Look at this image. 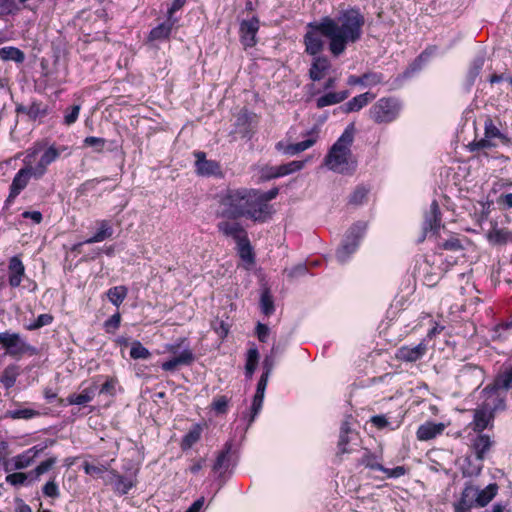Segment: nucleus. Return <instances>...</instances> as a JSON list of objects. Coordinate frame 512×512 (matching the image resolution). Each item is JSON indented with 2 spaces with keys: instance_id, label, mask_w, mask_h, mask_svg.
<instances>
[{
  "instance_id": "1",
  "label": "nucleus",
  "mask_w": 512,
  "mask_h": 512,
  "mask_svg": "<svg viewBox=\"0 0 512 512\" xmlns=\"http://www.w3.org/2000/svg\"><path fill=\"white\" fill-rule=\"evenodd\" d=\"M364 25L365 17L358 8H349L341 11L335 18L325 16L319 21L307 24L303 43L305 52L314 56L309 69L311 80L320 81L331 67L326 56H319L324 50V38L329 41L330 53L334 57H339L349 44L356 43L362 38Z\"/></svg>"
},
{
  "instance_id": "2",
  "label": "nucleus",
  "mask_w": 512,
  "mask_h": 512,
  "mask_svg": "<svg viewBox=\"0 0 512 512\" xmlns=\"http://www.w3.org/2000/svg\"><path fill=\"white\" fill-rule=\"evenodd\" d=\"M66 150H68L66 146H56L55 144L47 146L45 141H37L29 147L25 151L24 166L12 180L6 202L12 203L27 187L31 178L41 179L47 173L48 166Z\"/></svg>"
},
{
  "instance_id": "3",
  "label": "nucleus",
  "mask_w": 512,
  "mask_h": 512,
  "mask_svg": "<svg viewBox=\"0 0 512 512\" xmlns=\"http://www.w3.org/2000/svg\"><path fill=\"white\" fill-rule=\"evenodd\" d=\"M256 189L228 187L218 195L217 216L236 220L246 218L261 223Z\"/></svg>"
},
{
  "instance_id": "4",
  "label": "nucleus",
  "mask_w": 512,
  "mask_h": 512,
  "mask_svg": "<svg viewBox=\"0 0 512 512\" xmlns=\"http://www.w3.org/2000/svg\"><path fill=\"white\" fill-rule=\"evenodd\" d=\"M353 140V127H347L325 156L324 162L328 169L340 174H352L355 171L357 162L351 152Z\"/></svg>"
},
{
  "instance_id": "5",
  "label": "nucleus",
  "mask_w": 512,
  "mask_h": 512,
  "mask_svg": "<svg viewBox=\"0 0 512 512\" xmlns=\"http://www.w3.org/2000/svg\"><path fill=\"white\" fill-rule=\"evenodd\" d=\"M401 103L394 97H383L369 109L370 118L377 124H388L395 121L401 111Z\"/></svg>"
},
{
  "instance_id": "6",
  "label": "nucleus",
  "mask_w": 512,
  "mask_h": 512,
  "mask_svg": "<svg viewBox=\"0 0 512 512\" xmlns=\"http://www.w3.org/2000/svg\"><path fill=\"white\" fill-rule=\"evenodd\" d=\"M499 143L507 144L508 138L494 124L493 120L488 117L484 122V137L469 143L468 149L471 152L490 149L497 147Z\"/></svg>"
},
{
  "instance_id": "7",
  "label": "nucleus",
  "mask_w": 512,
  "mask_h": 512,
  "mask_svg": "<svg viewBox=\"0 0 512 512\" xmlns=\"http://www.w3.org/2000/svg\"><path fill=\"white\" fill-rule=\"evenodd\" d=\"M0 345L5 349L7 355L13 358H19L26 353L34 352V348L19 333L10 331L0 332Z\"/></svg>"
},
{
  "instance_id": "8",
  "label": "nucleus",
  "mask_w": 512,
  "mask_h": 512,
  "mask_svg": "<svg viewBox=\"0 0 512 512\" xmlns=\"http://www.w3.org/2000/svg\"><path fill=\"white\" fill-rule=\"evenodd\" d=\"M365 230L366 224L363 222H358L349 229L346 239L336 251V258L339 262L344 263L356 251Z\"/></svg>"
},
{
  "instance_id": "9",
  "label": "nucleus",
  "mask_w": 512,
  "mask_h": 512,
  "mask_svg": "<svg viewBox=\"0 0 512 512\" xmlns=\"http://www.w3.org/2000/svg\"><path fill=\"white\" fill-rule=\"evenodd\" d=\"M195 172L203 177H222L221 165L218 161L206 158V153L202 151H195Z\"/></svg>"
},
{
  "instance_id": "10",
  "label": "nucleus",
  "mask_w": 512,
  "mask_h": 512,
  "mask_svg": "<svg viewBox=\"0 0 512 512\" xmlns=\"http://www.w3.org/2000/svg\"><path fill=\"white\" fill-rule=\"evenodd\" d=\"M105 484L111 485L116 494L125 495L136 486V479L132 476H123L116 470H111L105 479Z\"/></svg>"
},
{
  "instance_id": "11",
  "label": "nucleus",
  "mask_w": 512,
  "mask_h": 512,
  "mask_svg": "<svg viewBox=\"0 0 512 512\" xmlns=\"http://www.w3.org/2000/svg\"><path fill=\"white\" fill-rule=\"evenodd\" d=\"M320 127L315 125L311 130L307 131L304 135L305 139L301 142L287 145L284 148V153L288 155H296L312 147L319 139Z\"/></svg>"
},
{
  "instance_id": "12",
  "label": "nucleus",
  "mask_w": 512,
  "mask_h": 512,
  "mask_svg": "<svg viewBox=\"0 0 512 512\" xmlns=\"http://www.w3.org/2000/svg\"><path fill=\"white\" fill-rule=\"evenodd\" d=\"M259 30V20L256 17L250 20H243L240 24V40L246 47H253L256 45V34Z\"/></svg>"
},
{
  "instance_id": "13",
  "label": "nucleus",
  "mask_w": 512,
  "mask_h": 512,
  "mask_svg": "<svg viewBox=\"0 0 512 512\" xmlns=\"http://www.w3.org/2000/svg\"><path fill=\"white\" fill-rule=\"evenodd\" d=\"M427 352V343L425 340H422L418 345L411 346H402L400 347L395 354L397 360L403 362H416L420 360Z\"/></svg>"
},
{
  "instance_id": "14",
  "label": "nucleus",
  "mask_w": 512,
  "mask_h": 512,
  "mask_svg": "<svg viewBox=\"0 0 512 512\" xmlns=\"http://www.w3.org/2000/svg\"><path fill=\"white\" fill-rule=\"evenodd\" d=\"M278 192H279L278 188H273L267 192H262V191L256 189V193H257L256 202L258 203L257 206H259L261 209V211L259 212L260 218H261V223H264L268 219L271 218V216L273 214V209H272V206L269 204V202L271 200H273L274 198H276V196L278 195Z\"/></svg>"
},
{
  "instance_id": "15",
  "label": "nucleus",
  "mask_w": 512,
  "mask_h": 512,
  "mask_svg": "<svg viewBox=\"0 0 512 512\" xmlns=\"http://www.w3.org/2000/svg\"><path fill=\"white\" fill-rule=\"evenodd\" d=\"M476 486L466 484L461 492L460 498L453 504L454 512H471L476 506Z\"/></svg>"
},
{
  "instance_id": "16",
  "label": "nucleus",
  "mask_w": 512,
  "mask_h": 512,
  "mask_svg": "<svg viewBox=\"0 0 512 512\" xmlns=\"http://www.w3.org/2000/svg\"><path fill=\"white\" fill-rule=\"evenodd\" d=\"M25 277V266L19 256H13L8 261V283L12 288L19 287Z\"/></svg>"
},
{
  "instance_id": "17",
  "label": "nucleus",
  "mask_w": 512,
  "mask_h": 512,
  "mask_svg": "<svg viewBox=\"0 0 512 512\" xmlns=\"http://www.w3.org/2000/svg\"><path fill=\"white\" fill-rule=\"evenodd\" d=\"M46 448L47 445H35L27 449L23 453L15 456L13 458L14 468L16 470H21L29 467L34 461V459L39 455V453H41Z\"/></svg>"
},
{
  "instance_id": "18",
  "label": "nucleus",
  "mask_w": 512,
  "mask_h": 512,
  "mask_svg": "<svg viewBox=\"0 0 512 512\" xmlns=\"http://www.w3.org/2000/svg\"><path fill=\"white\" fill-rule=\"evenodd\" d=\"M217 229L224 236L233 238L235 242L247 236L246 230L238 222L221 221L217 224Z\"/></svg>"
},
{
  "instance_id": "19",
  "label": "nucleus",
  "mask_w": 512,
  "mask_h": 512,
  "mask_svg": "<svg viewBox=\"0 0 512 512\" xmlns=\"http://www.w3.org/2000/svg\"><path fill=\"white\" fill-rule=\"evenodd\" d=\"M269 376L267 373H262L258 384L256 393L253 397L252 406H251V421L254 420V418L257 416V414L260 412L263 404L264 394L267 387Z\"/></svg>"
},
{
  "instance_id": "20",
  "label": "nucleus",
  "mask_w": 512,
  "mask_h": 512,
  "mask_svg": "<svg viewBox=\"0 0 512 512\" xmlns=\"http://www.w3.org/2000/svg\"><path fill=\"white\" fill-rule=\"evenodd\" d=\"M194 361V354L191 349H184L178 356H175L162 363L161 367L165 371H175L180 365H190Z\"/></svg>"
},
{
  "instance_id": "21",
  "label": "nucleus",
  "mask_w": 512,
  "mask_h": 512,
  "mask_svg": "<svg viewBox=\"0 0 512 512\" xmlns=\"http://www.w3.org/2000/svg\"><path fill=\"white\" fill-rule=\"evenodd\" d=\"M444 429L445 425L443 423L426 422L419 426L416 435L418 440L428 441L441 435Z\"/></svg>"
},
{
  "instance_id": "22",
  "label": "nucleus",
  "mask_w": 512,
  "mask_h": 512,
  "mask_svg": "<svg viewBox=\"0 0 512 512\" xmlns=\"http://www.w3.org/2000/svg\"><path fill=\"white\" fill-rule=\"evenodd\" d=\"M493 419V412L489 404L486 403L484 407L476 409L474 412V419L472 422L473 429L477 432H481L486 429Z\"/></svg>"
},
{
  "instance_id": "23",
  "label": "nucleus",
  "mask_w": 512,
  "mask_h": 512,
  "mask_svg": "<svg viewBox=\"0 0 512 512\" xmlns=\"http://www.w3.org/2000/svg\"><path fill=\"white\" fill-rule=\"evenodd\" d=\"M441 227V211L439 204L434 200L430 205L429 212L425 215L424 230L437 232Z\"/></svg>"
},
{
  "instance_id": "24",
  "label": "nucleus",
  "mask_w": 512,
  "mask_h": 512,
  "mask_svg": "<svg viewBox=\"0 0 512 512\" xmlns=\"http://www.w3.org/2000/svg\"><path fill=\"white\" fill-rule=\"evenodd\" d=\"M97 232L90 238L86 239L84 244H92L102 242L113 235V227L109 220H98L96 221Z\"/></svg>"
},
{
  "instance_id": "25",
  "label": "nucleus",
  "mask_w": 512,
  "mask_h": 512,
  "mask_svg": "<svg viewBox=\"0 0 512 512\" xmlns=\"http://www.w3.org/2000/svg\"><path fill=\"white\" fill-rule=\"evenodd\" d=\"M96 385L84 388L80 393H72L66 398L67 405H85L91 402L96 395Z\"/></svg>"
},
{
  "instance_id": "26",
  "label": "nucleus",
  "mask_w": 512,
  "mask_h": 512,
  "mask_svg": "<svg viewBox=\"0 0 512 512\" xmlns=\"http://www.w3.org/2000/svg\"><path fill=\"white\" fill-rule=\"evenodd\" d=\"M349 96V91L328 92L316 98L315 104L318 109L327 106L336 105L343 102Z\"/></svg>"
},
{
  "instance_id": "27",
  "label": "nucleus",
  "mask_w": 512,
  "mask_h": 512,
  "mask_svg": "<svg viewBox=\"0 0 512 512\" xmlns=\"http://www.w3.org/2000/svg\"><path fill=\"white\" fill-rule=\"evenodd\" d=\"M375 97V94L371 92H365L363 94L357 95L345 103L343 110L346 113L357 112L365 107L373 99H375Z\"/></svg>"
},
{
  "instance_id": "28",
  "label": "nucleus",
  "mask_w": 512,
  "mask_h": 512,
  "mask_svg": "<svg viewBox=\"0 0 512 512\" xmlns=\"http://www.w3.org/2000/svg\"><path fill=\"white\" fill-rule=\"evenodd\" d=\"M231 449H232V444L230 442H227L224 445L223 450L218 454V456L216 458V461L213 465L214 472L222 475L223 473H225L228 470L229 464H230Z\"/></svg>"
},
{
  "instance_id": "29",
  "label": "nucleus",
  "mask_w": 512,
  "mask_h": 512,
  "mask_svg": "<svg viewBox=\"0 0 512 512\" xmlns=\"http://www.w3.org/2000/svg\"><path fill=\"white\" fill-rule=\"evenodd\" d=\"M498 490L497 484H489L486 488L479 490L476 487V507H485L496 496Z\"/></svg>"
},
{
  "instance_id": "30",
  "label": "nucleus",
  "mask_w": 512,
  "mask_h": 512,
  "mask_svg": "<svg viewBox=\"0 0 512 512\" xmlns=\"http://www.w3.org/2000/svg\"><path fill=\"white\" fill-rule=\"evenodd\" d=\"M176 24L177 23L171 22L169 18H167L165 22L159 24L150 31L149 39L151 41L167 39L170 36L171 31Z\"/></svg>"
},
{
  "instance_id": "31",
  "label": "nucleus",
  "mask_w": 512,
  "mask_h": 512,
  "mask_svg": "<svg viewBox=\"0 0 512 512\" xmlns=\"http://www.w3.org/2000/svg\"><path fill=\"white\" fill-rule=\"evenodd\" d=\"M240 258L249 265L254 264L255 257L248 236L236 242Z\"/></svg>"
},
{
  "instance_id": "32",
  "label": "nucleus",
  "mask_w": 512,
  "mask_h": 512,
  "mask_svg": "<svg viewBox=\"0 0 512 512\" xmlns=\"http://www.w3.org/2000/svg\"><path fill=\"white\" fill-rule=\"evenodd\" d=\"M492 446V441L489 436L480 434L476 437L473 442V449L475 451L476 457L479 460H483L485 454L490 450Z\"/></svg>"
},
{
  "instance_id": "33",
  "label": "nucleus",
  "mask_w": 512,
  "mask_h": 512,
  "mask_svg": "<svg viewBox=\"0 0 512 512\" xmlns=\"http://www.w3.org/2000/svg\"><path fill=\"white\" fill-rule=\"evenodd\" d=\"M202 434V427L199 424L194 425L182 438L181 441V449L182 450H188L190 449L195 443H197Z\"/></svg>"
},
{
  "instance_id": "34",
  "label": "nucleus",
  "mask_w": 512,
  "mask_h": 512,
  "mask_svg": "<svg viewBox=\"0 0 512 512\" xmlns=\"http://www.w3.org/2000/svg\"><path fill=\"white\" fill-rule=\"evenodd\" d=\"M381 456L375 453H372L370 450L365 449L364 454L359 460V465H363L366 468L372 470L383 469V465L381 464Z\"/></svg>"
},
{
  "instance_id": "35",
  "label": "nucleus",
  "mask_w": 512,
  "mask_h": 512,
  "mask_svg": "<svg viewBox=\"0 0 512 512\" xmlns=\"http://www.w3.org/2000/svg\"><path fill=\"white\" fill-rule=\"evenodd\" d=\"M128 289L126 286L120 285V286H114L106 292L107 298L109 301L115 305L116 307H119L125 298L127 297Z\"/></svg>"
},
{
  "instance_id": "36",
  "label": "nucleus",
  "mask_w": 512,
  "mask_h": 512,
  "mask_svg": "<svg viewBox=\"0 0 512 512\" xmlns=\"http://www.w3.org/2000/svg\"><path fill=\"white\" fill-rule=\"evenodd\" d=\"M488 240L494 245H503L512 242V232L507 229H493L488 234Z\"/></svg>"
},
{
  "instance_id": "37",
  "label": "nucleus",
  "mask_w": 512,
  "mask_h": 512,
  "mask_svg": "<svg viewBox=\"0 0 512 512\" xmlns=\"http://www.w3.org/2000/svg\"><path fill=\"white\" fill-rule=\"evenodd\" d=\"M0 58L4 61H15L22 63L25 59L24 53L16 47H2L0 48Z\"/></svg>"
},
{
  "instance_id": "38",
  "label": "nucleus",
  "mask_w": 512,
  "mask_h": 512,
  "mask_svg": "<svg viewBox=\"0 0 512 512\" xmlns=\"http://www.w3.org/2000/svg\"><path fill=\"white\" fill-rule=\"evenodd\" d=\"M496 388L508 390L512 388V364L495 379Z\"/></svg>"
},
{
  "instance_id": "39",
  "label": "nucleus",
  "mask_w": 512,
  "mask_h": 512,
  "mask_svg": "<svg viewBox=\"0 0 512 512\" xmlns=\"http://www.w3.org/2000/svg\"><path fill=\"white\" fill-rule=\"evenodd\" d=\"M17 376V368L15 366H8L4 369L0 381L6 389H9L14 386Z\"/></svg>"
},
{
  "instance_id": "40",
  "label": "nucleus",
  "mask_w": 512,
  "mask_h": 512,
  "mask_svg": "<svg viewBox=\"0 0 512 512\" xmlns=\"http://www.w3.org/2000/svg\"><path fill=\"white\" fill-rule=\"evenodd\" d=\"M259 352L256 348H250L247 353L245 365L246 376L251 378L258 364Z\"/></svg>"
},
{
  "instance_id": "41",
  "label": "nucleus",
  "mask_w": 512,
  "mask_h": 512,
  "mask_svg": "<svg viewBox=\"0 0 512 512\" xmlns=\"http://www.w3.org/2000/svg\"><path fill=\"white\" fill-rule=\"evenodd\" d=\"M151 356L150 351L139 341H134L130 350V357L133 359H148Z\"/></svg>"
},
{
  "instance_id": "42",
  "label": "nucleus",
  "mask_w": 512,
  "mask_h": 512,
  "mask_svg": "<svg viewBox=\"0 0 512 512\" xmlns=\"http://www.w3.org/2000/svg\"><path fill=\"white\" fill-rule=\"evenodd\" d=\"M57 462L56 457H50L44 461H42L33 471L30 472L31 475H34L35 479H39L41 475L48 472Z\"/></svg>"
},
{
  "instance_id": "43",
  "label": "nucleus",
  "mask_w": 512,
  "mask_h": 512,
  "mask_svg": "<svg viewBox=\"0 0 512 512\" xmlns=\"http://www.w3.org/2000/svg\"><path fill=\"white\" fill-rule=\"evenodd\" d=\"M261 310L265 315H271L274 312L273 298L268 290L261 294L260 299Z\"/></svg>"
},
{
  "instance_id": "44",
  "label": "nucleus",
  "mask_w": 512,
  "mask_h": 512,
  "mask_svg": "<svg viewBox=\"0 0 512 512\" xmlns=\"http://www.w3.org/2000/svg\"><path fill=\"white\" fill-rule=\"evenodd\" d=\"M368 194V189H366L364 186H358L355 188V190L352 192V194L349 197V204L352 205H361Z\"/></svg>"
},
{
  "instance_id": "45",
  "label": "nucleus",
  "mask_w": 512,
  "mask_h": 512,
  "mask_svg": "<svg viewBox=\"0 0 512 512\" xmlns=\"http://www.w3.org/2000/svg\"><path fill=\"white\" fill-rule=\"evenodd\" d=\"M38 415V411L29 408L17 409L8 412V416L12 419H31Z\"/></svg>"
},
{
  "instance_id": "46",
  "label": "nucleus",
  "mask_w": 512,
  "mask_h": 512,
  "mask_svg": "<svg viewBox=\"0 0 512 512\" xmlns=\"http://www.w3.org/2000/svg\"><path fill=\"white\" fill-rule=\"evenodd\" d=\"M362 79L364 81V86L372 87L381 84L383 82L384 77L381 73L370 71L364 73L362 75Z\"/></svg>"
},
{
  "instance_id": "47",
  "label": "nucleus",
  "mask_w": 512,
  "mask_h": 512,
  "mask_svg": "<svg viewBox=\"0 0 512 512\" xmlns=\"http://www.w3.org/2000/svg\"><path fill=\"white\" fill-rule=\"evenodd\" d=\"M438 248L450 251H460L463 249V246L458 238L452 236L443 242H439Z\"/></svg>"
},
{
  "instance_id": "48",
  "label": "nucleus",
  "mask_w": 512,
  "mask_h": 512,
  "mask_svg": "<svg viewBox=\"0 0 512 512\" xmlns=\"http://www.w3.org/2000/svg\"><path fill=\"white\" fill-rule=\"evenodd\" d=\"M53 321V316L50 315V314H41L37 317V319L29 324L26 328L27 330H37L43 326H47L49 324H51Z\"/></svg>"
},
{
  "instance_id": "49",
  "label": "nucleus",
  "mask_w": 512,
  "mask_h": 512,
  "mask_svg": "<svg viewBox=\"0 0 512 512\" xmlns=\"http://www.w3.org/2000/svg\"><path fill=\"white\" fill-rule=\"evenodd\" d=\"M85 146L93 147L96 152H102L104 150L106 140L104 138L88 136L83 141Z\"/></svg>"
},
{
  "instance_id": "50",
  "label": "nucleus",
  "mask_w": 512,
  "mask_h": 512,
  "mask_svg": "<svg viewBox=\"0 0 512 512\" xmlns=\"http://www.w3.org/2000/svg\"><path fill=\"white\" fill-rule=\"evenodd\" d=\"M120 323L121 315L119 312H116L104 322V329L107 333H115V331L120 327Z\"/></svg>"
},
{
  "instance_id": "51",
  "label": "nucleus",
  "mask_w": 512,
  "mask_h": 512,
  "mask_svg": "<svg viewBox=\"0 0 512 512\" xmlns=\"http://www.w3.org/2000/svg\"><path fill=\"white\" fill-rule=\"evenodd\" d=\"M80 109H81L80 105H73V106L69 107L68 109H66L65 115H64V123L67 126H70L77 121L79 113H80Z\"/></svg>"
},
{
  "instance_id": "52",
  "label": "nucleus",
  "mask_w": 512,
  "mask_h": 512,
  "mask_svg": "<svg viewBox=\"0 0 512 512\" xmlns=\"http://www.w3.org/2000/svg\"><path fill=\"white\" fill-rule=\"evenodd\" d=\"M42 492L45 496L50 498H58L59 497V488L57 483L55 482V479H51L48 481L42 489Z\"/></svg>"
},
{
  "instance_id": "53",
  "label": "nucleus",
  "mask_w": 512,
  "mask_h": 512,
  "mask_svg": "<svg viewBox=\"0 0 512 512\" xmlns=\"http://www.w3.org/2000/svg\"><path fill=\"white\" fill-rule=\"evenodd\" d=\"M228 402L226 396H219L213 400L212 408L216 413L224 414L227 412Z\"/></svg>"
},
{
  "instance_id": "54",
  "label": "nucleus",
  "mask_w": 512,
  "mask_h": 512,
  "mask_svg": "<svg viewBox=\"0 0 512 512\" xmlns=\"http://www.w3.org/2000/svg\"><path fill=\"white\" fill-rule=\"evenodd\" d=\"M27 479V474L22 472L12 473L6 476V482L10 485L17 486L22 485Z\"/></svg>"
},
{
  "instance_id": "55",
  "label": "nucleus",
  "mask_w": 512,
  "mask_h": 512,
  "mask_svg": "<svg viewBox=\"0 0 512 512\" xmlns=\"http://www.w3.org/2000/svg\"><path fill=\"white\" fill-rule=\"evenodd\" d=\"M185 3H186V0H174L173 1L171 7L167 11V18H169V20L171 22H175V23L178 22V19L174 17V13L177 12L178 10L182 9V7L185 5Z\"/></svg>"
},
{
  "instance_id": "56",
  "label": "nucleus",
  "mask_w": 512,
  "mask_h": 512,
  "mask_svg": "<svg viewBox=\"0 0 512 512\" xmlns=\"http://www.w3.org/2000/svg\"><path fill=\"white\" fill-rule=\"evenodd\" d=\"M349 442H350L349 434H344V433L339 434L337 456H341L345 453H350V450L347 448V445L349 444Z\"/></svg>"
},
{
  "instance_id": "57",
  "label": "nucleus",
  "mask_w": 512,
  "mask_h": 512,
  "mask_svg": "<svg viewBox=\"0 0 512 512\" xmlns=\"http://www.w3.org/2000/svg\"><path fill=\"white\" fill-rule=\"evenodd\" d=\"M116 388V380L114 378H107L100 389L101 394L114 395Z\"/></svg>"
},
{
  "instance_id": "58",
  "label": "nucleus",
  "mask_w": 512,
  "mask_h": 512,
  "mask_svg": "<svg viewBox=\"0 0 512 512\" xmlns=\"http://www.w3.org/2000/svg\"><path fill=\"white\" fill-rule=\"evenodd\" d=\"M83 469L86 474L95 476V477L100 476L106 470V468L104 466H96V465L89 464V463H85L83 466Z\"/></svg>"
},
{
  "instance_id": "59",
  "label": "nucleus",
  "mask_w": 512,
  "mask_h": 512,
  "mask_svg": "<svg viewBox=\"0 0 512 512\" xmlns=\"http://www.w3.org/2000/svg\"><path fill=\"white\" fill-rule=\"evenodd\" d=\"M308 272V267L305 264H298L295 267L287 271L289 278H295L298 276L305 275Z\"/></svg>"
},
{
  "instance_id": "60",
  "label": "nucleus",
  "mask_w": 512,
  "mask_h": 512,
  "mask_svg": "<svg viewBox=\"0 0 512 512\" xmlns=\"http://www.w3.org/2000/svg\"><path fill=\"white\" fill-rule=\"evenodd\" d=\"M497 204L503 209L512 208V193L502 194L497 199Z\"/></svg>"
},
{
  "instance_id": "61",
  "label": "nucleus",
  "mask_w": 512,
  "mask_h": 512,
  "mask_svg": "<svg viewBox=\"0 0 512 512\" xmlns=\"http://www.w3.org/2000/svg\"><path fill=\"white\" fill-rule=\"evenodd\" d=\"M256 334H257L259 341L266 342L267 338L269 336L268 326L265 324H262V323H258V325L256 327Z\"/></svg>"
},
{
  "instance_id": "62",
  "label": "nucleus",
  "mask_w": 512,
  "mask_h": 512,
  "mask_svg": "<svg viewBox=\"0 0 512 512\" xmlns=\"http://www.w3.org/2000/svg\"><path fill=\"white\" fill-rule=\"evenodd\" d=\"M371 423L377 428H385L388 425V420L384 415H376L371 418Z\"/></svg>"
},
{
  "instance_id": "63",
  "label": "nucleus",
  "mask_w": 512,
  "mask_h": 512,
  "mask_svg": "<svg viewBox=\"0 0 512 512\" xmlns=\"http://www.w3.org/2000/svg\"><path fill=\"white\" fill-rule=\"evenodd\" d=\"M22 217L25 219H32L36 224H39L43 217L39 211H25L22 213Z\"/></svg>"
},
{
  "instance_id": "64",
  "label": "nucleus",
  "mask_w": 512,
  "mask_h": 512,
  "mask_svg": "<svg viewBox=\"0 0 512 512\" xmlns=\"http://www.w3.org/2000/svg\"><path fill=\"white\" fill-rule=\"evenodd\" d=\"M204 502V497H200L199 499L192 503V505L186 510V512H200V510L204 506Z\"/></svg>"
}]
</instances>
